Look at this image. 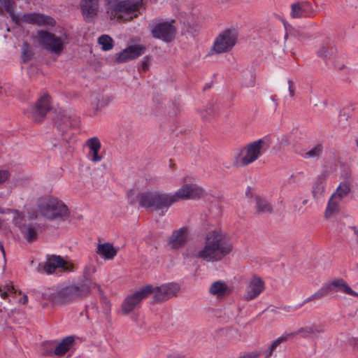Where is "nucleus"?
<instances>
[{
    "instance_id": "20",
    "label": "nucleus",
    "mask_w": 358,
    "mask_h": 358,
    "mask_svg": "<svg viewBox=\"0 0 358 358\" xmlns=\"http://www.w3.org/2000/svg\"><path fill=\"white\" fill-rule=\"evenodd\" d=\"M264 289V283L263 280L259 277L253 276L246 287V294L244 298L247 301L252 300L259 296Z\"/></svg>"
},
{
    "instance_id": "7",
    "label": "nucleus",
    "mask_w": 358,
    "mask_h": 358,
    "mask_svg": "<svg viewBox=\"0 0 358 358\" xmlns=\"http://www.w3.org/2000/svg\"><path fill=\"white\" fill-rule=\"evenodd\" d=\"M238 32L234 29H229L221 32L215 38L211 50L217 54L230 51L236 45Z\"/></svg>"
},
{
    "instance_id": "19",
    "label": "nucleus",
    "mask_w": 358,
    "mask_h": 358,
    "mask_svg": "<svg viewBox=\"0 0 358 358\" xmlns=\"http://www.w3.org/2000/svg\"><path fill=\"white\" fill-rule=\"evenodd\" d=\"M313 8L308 1H297L291 5L290 16L292 18L308 17L313 13Z\"/></svg>"
},
{
    "instance_id": "6",
    "label": "nucleus",
    "mask_w": 358,
    "mask_h": 358,
    "mask_svg": "<svg viewBox=\"0 0 358 358\" xmlns=\"http://www.w3.org/2000/svg\"><path fill=\"white\" fill-rule=\"evenodd\" d=\"M38 208L41 214L49 220H65L69 215L67 206L56 198L41 199L38 203Z\"/></svg>"
},
{
    "instance_id": "4",
    "label": "nucleus",
    "mask_w": 358,
    "mask_h": 358,
    "mask_svg": "<svg viewBox=\"0 0 358 358\" xmlns=\"http://www.w3.org/2000/svg\"><path fill=\"white\" fill-rule=\"evenodd\" d=\"M143 8V0H121L108 15L112 21L124 23L137 18Z\"/></svg>"
},
{
    "instance_id": "39",
    "label": "nucleus",
    "mask_w": 358,
    "mask_h": 358,
    "mask_svg": "<svg viewBox=\"0 0 358 358\" xmlns=\"http://www.w3.org/2000/svg\"><path fill=\"white\" fill-rule=\"evenodd\" d=\"M15 289L10 283L6 284L3 287L0 286V295L3 299H6L9 294H15Z\"/></svg>"
},
{
    "instance_id": "30",
    "label": "nucleus",
    "mask_w": 358,
    "mask_h": 358,
    "mask_svg": "<svg viewBox=\"0 0 358 358\" xmlns=\"http://www.w3.org/2000/svg\"><path fill=\"white\" fill-rule=\"evenodd\" d=\"M350 192V184L347 182H342L340 183L336 192L333 193L332 195L342 201V199L346 197Z\"/></svg>"
},
{
    "instance_id": "13",
    "label": "nucleus",
    "mask_w": 358,
    "mask_h": 358,
    "mask_svg": "<svg viewBox=\"0 0 358 358\" xmlns=\"http://www.w3.org/2000/svg\"><path fill=\"white\" fill-rule=\"evenodd\" d=\"M317 55L322 58L327 65H334L335 59L338 56L337 48L334 43L330 38L326 39L320 46L317 51Z\"/></svg>"
},
{
    "instance_id": "11",
    "label": "nucleus",
    "mask_w": 358,
    "mask_h": 358,
    "mask_svg": "<svg viewBox=\"0 0 358 358\" xmlns=\"http://www.w3.org/2000/svg\"><path fill=\"white\" fill-rule=\"evenodd\" d=\"M180 289V287L177 283H166L161 286H152L151 294L155 303H161L176 296Z\"/></svg>"
},
{
    "instance_id": "49",
    "label": "nucleus",
    "mask_w": 358,
    "mask_h": 358,
    "mask_svg": "<svg viewBox=\"0 0 358 358\" xmlns=\"http://www.w3.org/2000/svg\"><path fill=\"white\" fill-rule=\"evenodd\" d=\"M288 85H289V94H290V96H294V90L292 87V81L291 80H288Z\"/></svg>"
},
{
    "instance_id": "16",
    "label": "nucleus",
    "mask_w": 358,
    "mask_h": 358,
    "mask_svg": "<svg viewBox=\"0 0 358 358\" xmlns=\"http://www.w3.org/2000/svg\"><path fill=\"white\" fill-rule=\"evenodd\" d=\"M80 10L87 22H91L97 15L99 11V0H81Z\"/></svg>"
},
{
    "instance_id": "33",
    "label": "nucleus",
    "mask_w": 358,
    "mask_h": 358,
    "mask_svg": "<svg viewBox=\"0 0 358 358\" xmlns=\"http://www.w3.org/2000/svg\"><path fill=\"white\" fill-rule=\"evenodd\" d=\"M127 50L134 59L143 55L145 52L146 47L141 44L131 45L127 47Z\"/></svg>"
},
{
    "instance_id": "38",
    "label": "nucleus",
    "mask_w": 358,
    "mask_h": 358,
    "mask_svg": "<svg viewBox=\"0 0 358 358\" xmlns=\"http://www.w3.org/2000/svg\"><path fill=\"white\" fill-rule=\"evenodd\" d=\"M201 252L202 249L197 251L195 250L194 247H189L182 253V255L185 258L187 259L198 258L205 261V257H203V256L201 255Z\"/></svg>"
},
{
    "instance_id": "17",
    "label": "nucleus",
    "mask_w": 358,
    "mask_h": 358,
    "mask_svg": "<svg viewBox=\"0 0 358 358\" xmlns=\"http://www.w3.org/2000/svg\"><path fill=\"white\" fill-rule=\"evenodd\" d=\"M325 287H328L329 294L331 292H342L348 295L358 296V293L353 291L348 284L342 278H336L331 281L324 283Z\"/></svg>"
},
{
    "instance_id": "18",
    "label": "nucleus",
    "mask_w": 358,
    "mask_h": 358,
    "mask_svg": "<svg viewBox=\"0 0 358 358\" xmlns=\"http://www.w3.org/2000/svg\"><path fill=\"white\" fill-rule=\"evenodd\" d=\"M187 242V230L186 228H180L173 231L169 238L168 244L171 249L178 250L183 248Z\"/></svg>"
},
{
    "instance_id": "25",
    "label": "nucleus",
    "mask_w": 358,
    "mask_h": 358,
    "mask_svg": "<svg viewBox=\"0 0 358 358\" xmlns=\"http://www.w3.org/2000/svg\"><path fill=\"white\" fill-rule=\"evenodd\" d=\"M38 227V225L36 224H27L20 227V229L26 240L29 242H33L37 239Z\"/></svg>"
},
{
    "instance_id": "32",
    "label": "nucleus",
    "mask_w": 358,
    "mask_h": 358,
    "mask_svg": "<svg viewBox=\"0 0 358 358\" xmlns=\"http://www.w3.org/2000/svg\"><path fill=\"white\" fill-rule=\"evenodd\" d=\"M256 208L259 213H270L272 212V206L264 199L256 198Z\"/></svg>"
},
{
    "instance_id": "12",
    "label": "nucleus",
    "mask_w": 358,
    "mask_h": 358,
    "mask_svg": "<svg viewBox=\"0 0 358 358\" xmlns=\"http://www.w3.org/2000/svg\"><path fill=\"white\" fill-rule=\"evenodd\" d=\"M40 43L47 50L55 54H59L64 47L63 37L56 36L54 34L46 31L38 32Z\"/></svg>"
},
{
    "instance_id": "2",
    "label": "nucleus",
    "mask_w": 358,
    "mask_h": 358,
    "mask_svg": "<svg viewBox=\"0 0 358 358\" xmlns=\"http://www.w3.org/2000/svg\"><path fill=\"white\" fill-rule=\"evenodd\" d=\"M96 272L94 265L87 264L83 271L84 279L80 282L66 286L59 291L45 293L46 298L55 303H62L68 301L81 299L90 294L92 287H97L101 292L100 287L90 279V276Z\"/></svg>"
},
{
    "instance_id": "52",
    "label": "nucleus",
    "mask_w": 358,
    "mask_h": 358,
    "mask_svg": "<svg viewBox=\"0 0 358 358\" xmlns=\"http://www.w3.org/2000/svg\"><path fill=\"white\" fill-rule=\"evenodd\" d=\"M27 301H28L27 296V295H24L22 299V303L23 304H26L27 303Z\"/></svg>"
},
{
    "instance_id": "36",
    "label": "nucleus",
    "mask_w": 358,
    "mask_h": 358,
    "mask_svg": "<svg viewBox=\"0 0 358 358\" xmlns=\"http://www.w3.org/2000/svg\"><path fill=\"white\" fill-rule=\"evenodd\" d=\"M99 43L102 46V50L104 51H108L113 47V40L108 35H101L98 38Z\"/></svg>"
},
{
    "instance_id": "34",
    "label": "nucleus",
    "mask_w": 358,
    "mask_h": 358,
    "mask_svg": "<svg viewBox=\"0 0 358 358\" xmlns=\"http://www.w3.org/2000/svg\"><path fill=\"white\" fill-rule=\"evenodd\" d=\"M323 152V146L318 143L312 148L309 151L306 152L303 157L305 158L318 159L320 157Z\"/></svg>"
},
{
    "instance_id": "31",
    "label": "nucleus",
    "mask_w": 358,
    "mask_h": 358,
    "mask_svg": "<svg viewBox=\"0 0 358 358\" xmlns=\"http://www.w3.org/2000/svg\"><path fill=\"white\" fill-rule=\"evenodd\" d=\"M328 289V287H326L324 283L322 286L320 287V289H319L317 292L310 295L309 297L306 298L303 301L302 305L309 303L312 301L321 299L322 298L329 294V292L327 291Z\"/></svg>"
},
{
    "instance_id": "15",
    "label": "nucleus",
    "mask_w": 358,
    "mask_h": 358,
    "mask_svg": "<svg viewBox=\"0 0 358 358\" xmlns=\"http://www.w3.org/2000/svg\"><path fill=\"white\" fill-rule=\"evenodd\" d=\"M73 264L69 263L59 255H47V260L43 266V270L47 273H52L56 268H61L63 271H70L72 270Z\"/></svg>"
},
{
    "instance_id": "5",
    "label": "nucleus",
    "mask_w": 358,
    "mask_h": 358,
    "mask_svg": "<svg viewBox=\"0 0 358 358\" xmlns=\"http://www.w3.org/2000/svg\"><path fill=\"white\" fill-rule=\"evenodd\" d=\"M271 141L268 138H263L250 143L235 157L234 166H245L256 161L270 147Z\"/></svg>"
},
{
    "instance_id": "23",
    "label": "nucleus",
    "mask_w": 358,
    "mask_h": 358,
    "mask_svg": "<svg viewBox=\"0 0 358 358\" xmlns=\"http://www.w3.org/2000/svg\"><path fill=\"white\" fill-rule=\"evenodd\" d=\"M328 173L327 171L321 173L315 180L313 186V195L315 199H320L325 191V185Z\"/></svg>"
},
{
    "instance_id": "1",
    "label": "nucleus",
    "mask_w": 358,
    "mask_h": 358,
    "mask_svg": "<svg viewBox=\"0 0 358 358\" xmlns=\"http://www.w3.org/2000/svg\"><path fill=\"white\" fill-rule=\"evenodd\" d=\"M203 189L194 184L184 185L174 193L160 191H148L138 196V203L143 208H152L159 211L160 215H164L169 208L180 200L196 199L203 194Z\"/></svg>"
},
{
    "instance_id": "46",
    "label": "nucleus",
    "mask_w": 358,
    "mask_h": 358,
    "mask_svg": "<svg viewBox=\"0 0 358 358\" xmlns=\"http://www.w3.org/2000/svg\"><path fill=\"white\" fill-rule=\"evenodd\" d=\"M10 176V174L7 170H0V185L5 182Z\"/></svg>"
},
{
    "instance_id": "48",
    "label": "nucleus",
    "mask_w": 358,
    "mask_h": 358,
    "mask_svg": "<svg viewBox=\"0 0 358 358\" xmlns=\"http://www.w3.org/2000/svg\"><path fill=\"white\" fill-rule=\"evenodd\" d=\"M260 354L259 352H250L240 356L238 358H257Z\"/></svg>"
},
{
    "instance_id": "24",
    "label": "nucleus",
    "mask_w": 358,
    "mask_h": 358,
    "mask_svg": "<svg viewBox=\"0 0 358 358\" xmlns=\"http://www.w3.org/2000/svg\"><path fill=\"white\" fill-rule=\"evenodd\" d=\"M209 292L217 298L227 296L229 292L227 285L221 280L214 282L209 287Z\"/></svg>"
},
{
    "instance_id": "28",
    "label": "nucleus",
    "mask_w": 358,
    "mask_h": 358,
    "mask_svg": "<svg viewBox=\"0 0 358 358\" xmlns=\"http://www.w3.org/2000/svg\"><path fill=\"white\" fill-rule=\"evenodd\" d=\"M341 200L331 195L330 199H329L327 208L324 213V217L326 218H329L333 216L334 214L338 213L339 211V204Z\"/></svg>"
},
{
    "instance_id": "42",
    "label": "nucleus",
    "mask_w": 358,
    "mask_h": 358,
    "mask_svg": "<svg viewBox=\"0 0 358 358\" xmlns=\"http://www.w3.org/2000/svg\"><path fill=\"white\" fill-rule=\"evenodd\" d=\"M215 113V107L212 105L208 106L206 110L202 111L201 117L205 121L210 120L213 117H214Z\"/></svg>"
},
{
    "instance_id": "29",
    "label": "nucleus",
    "mask_w": 358,
    "mask_h": 358,
    "mask_svg": "<svg viewBox=\"0 0 358 358\" xmlns=\"http://www.w3.org/2000/svg\"><path fill=\"white\" fill-rule=\"evenodd\" d=\"M73 341L74 339L72 336L64 338L56 347L55 354L58 356L64 355L70 349Z\"/></svg>"
},
{
    "instance_id": "51",
    "label": "nucleus",
    "mask_w": 358,
    "mask_h": 358,
    "mask_svg": "<svg viewBox=\"0 0 358 358\" xmlns=\"http://www.w3.org/2000/svg\"><path fill=\"white\" fill-rule=\"evenodd\" d=\"M0 250L1 251L3 257H5V255H6L5 250H4V247H3V245L1 241H0Z\"/></svg>"
},
{
    "instance_id": "10",
    "label": "nucleus",
    "mask_w": 358,
    "mask_h": 358,
    "mask_svg": "<svg viewBox=\"0 0 358 358\" xmlns=\"http://www.w3.org/2000/svg\"><path fill=\"white\" fill-rule=\"evenodd\" d=\"M152 290V286L148 285L140 288L136 292L127 296L122 305V309L124 313L127 315L131 312L144 299L151 294Z\"/></svg>"
},
{
    "instance_id": "43",
    "label": "nucleus",
    "mask_w": 358,
    "mask_h": 358,
    "mask_svg": "<svg viewBox=\"0 0 358 358\" xmlns=\"http://www.w3.org/2000/svg\"><path fill=\"white\" fill-rule=\"evenodd\" d=\"M1 4L3 6L6 11L8 14H11L13 11H14L13 6L15 4L14 1L13 0H0Z\"/></svg>"
},
{
    "instance_id": "56",
    "label": "nucleus",
    "mask_w": 358,
    "mask_h": 358,
    "mask_svg": "<svg viewBox=\"0 0 358 358\" xmlns=\"http://www.w3.org/2000/svg\"><path fill=\"white\" fill-rule=\"evenodd\" d=\"M209 87H210L206 86V87H205V88H204V89L206 90V89L209 88Z\"/></svg>"
},
{
    "instance_id": "47",
    "label": "nucleus",
    "mask_w": 358,
    "mask_h": 358,
    "mask_svg": "<svg viewBox=\"0 0 358 358\" xmlns=\"http://www.w3.org/2000/svg\"><path fill=\"white\" fill-rule=\"evenodd\" d=\"M13 22L17 26H20L21 23L22 22V16L19 17L18 15H15L14 11L11 13V14H9Z\"/></svg>"
},
{
    "instance_id": "9",
    "label": "nucleus",
    "mask_w": 358,
    "mask_h": 358,
    "mask_svg": "<svg viewBox=\"0 0 358 358\" xmlns=\"http://www.w3.org/2000/svg\"><path fill=\"white\" fill-rule=\"evenodd\" d=\"M51 109L50 96L44 94L37 101L34 106L29 107L25 112L29 118L34 122H40L43 120L47 113Z\"/></svg>"
},
{
    "instance_id": "8",
    "label": "nucleus",
    "mask_w": 358,
    "mask_h": 358,
    "mask_svg": "<svg viewBox=\"0 0 358 358\" xmlns=\"http://www.w3.org/2000/svg\"><path fill=\"white\" fill-rule=\"evenodd\" d=\"M148 27L152 36L165 42H171L175 38L176 27L169 22H151Z\"/></svg>"
},
{
    "instance_id": "50",
    "label": "nucleus",
    "mask_w": 358,
    "mask_h": 358,
    "mask_svg": "<svg viewBox=\"0 0 358 358\" xmlns=\"http://www.w3.org/2000/svg\"><path fill=\"white\" fill-rule=\"evenodd\" d=\"M280 143L283 145H287L289 144V142L286 136H283L281 139Z\"/></svg>"
},
{
    "instance_id": "44",
    "label": "nucleus",
    "mask_w": 358,
    "mask_h": 358,
    "mask_svg": "<svg viewBox=\"0 0 358 358\" xmlns=\"http://www.w3.org/2000/svg\"><path fill=\"white\" fill-rule=\"evenodd\" d=\"M106 13L110 11L121 0H105Z\"/></svg>"
},
{
    "instance_id": "45",
    "label": "nucleus",
    "mask_w": 358,
    "mask_h": 358,
    "mask_svg": "<svg viewBox=\"0 0 358 358\" xmlns=\"http://www.w3.org/2000/svg\"><path fill=\"white\" fill-rule=\"evenodd\" d=\"M150 61V59L148 56L144 57L141 61V67L139 69L140 71H146L148 69Z\"/></svg>"
},
{
    "instance_id": "54",
    "label": "nucleus",
    "mask_w": 358,
    "mask_h": 358,
    "mask_svg": "<svg viewBox=\"0 0 358 358\" xmlns=\"http://www.w3.org/2000/svg\"><path fill=\"white\" fill-rule=\"evenodd\" d=\"M355 341H356V343H358V338H354L353 339Z\"/></svg>"
},
{
    "instance_id": "57",
    "label": "nucleus",
    "mask_w": 358,
    "mask_h": 358,
    "mask_svg": "<svg viewBox=\"0 0 358 358\" xmlns=\"http://www.w3.org/2000/svg\"><path fill=\"white\" fill-rule=\"evenodd\" d=\"M174 358H180V357H174Z\"/></svg>"
},
{
    "instance_id": "40",
    "label": "nucleus",
    "mask_w": 358,
    "mask_h": 358,
    "mask_svg": "<svg viewBox=\"0 0 358 358\" xmlns=\"http://www.w3.org/2000/svg\"><path fill=\"white\" fill-rule=\"evenodd\" d=\"M130 55V53L127 50V48L123 50L122 51L120 52L119 53L116 54L115 61L117 63H124L129 60L133 59L132 57Z\"/></svg>"
},
{
    "instance_id": "53",
    "label": "nucleus",
    "mask_w": 358,
    "mask_h": 358,
    "mask_svg": "<svg viewBox=\"0 0 358 358\" xmlns=\"http://www.w3.org/2000/svg\"><path fill=\"white\" fill-rule=\"evenodd\" d=\"M352 229H354L355 234L358 236V229H357L355 227H353Z\"/></svg>"
},
{
    "instance_id": "14",
    "label": "nucleus",
    "mask_w": 358,
    "mask_h": 358,
    "mask_svg": "<svg viewBox=\"0 0 358 358\" xmlns=\"http://www.w3.org/2000/svg\"><path fill=\"white\" fill-rule=\"evenodd\" d=\"M324 332V329L321 325L314 323L302 327L297 331L284 334V336H286L287 341L289 339L292 338L297 335H299L303 338L310 339L317 337L320 334H322Z\"/></svg>"
},
{
    "instance_id": "37",
    "label": "nucleus",
    "mask_w": 358,
    "mask_h": 358,
    "mask_svg": "<svg viewBox=\"0 0 358 358\" xmlns=\"http://www.w3.org/2000/svg\"><path fill=\"white\" fill-rule=\"evenodd\" d=\"M287 338L282 334L280 337L278 338L275 340L272 344L269 346V348L265 351L264 358H270L273 354V352L276 349V348L282 343L286 342Z\"/></svg>"
},
{
    "instance_id": "35",
    "label": "nucleus",
    "mask_w": 358,
    "mask_h": 358,
    "mask_svg": "<svg viewBox=\"0 0 358 358\" xmlns=\"http://www.w3.org/2000/svg\"><path fill=\"white\" fill-rule=\"evenodd\" d=\"M255 85V77L254 74L248 71H244L243 72V80L242 85L245 87H252Z\"/></svg>"
},
{
    "instance_id": "55",
    "label": "nucleus",
    "mask_w": 358,
    "mask_h": 358,
    "mask_svg": "<svg viewBox=\"0 0 358 358\" xmlns=\"http://www.w3.org/2000/svg\"><path fill=\"white\" fill-rule=\"evenodd\" d=\"M343 66H343V65H342L341 66H339L338 68H339L340 69H342Z\"/></svg>"
},
{
    "instance_id": "26",
    "label": "nucleus",
    "mask_w": 358,
    "mask_h": 358,
    "mask_svg": "<svg viewBox=\"0 0 358 358\" xmlns=\"http://www.w3.org/2000/svg\"><path fill=\"white\" fill-rule=\"evenodd\" d=\"M96 252L106 259H112L116 255L117 250L112 244L106 243L97 245Z\"/></svg>"
},
{
    "instance_id": "27",
    "label": "nucleus",
    "mask_w": 358,
    "mask_h": 358,
    "mask_svg": "<svg viewBox=\"0 0 358 358\" xmlns=\"http://www.w3.org/2000/svg\"><path fill=\"white\" fill-rule=\"evenodd\" d=\"M55 124L57 129L64 134L68 128L73 127L76 124H73L71 120V117L66 115H59L55 120Z\"/></svg>"
},
{
    "instance_id": "22",
    "label": "nucleus",
    "mask_w": 358,
    "mask_h": 358,
    "mask_svg": "<svg viewBox=\"0 0 358 358\" xmlns=\"http://www.w3.org/2000/svg\"><path fill=\"white\" fill-rule=\"evenodd\" d=\"M86 145L89 148L88 157L93 162H99L102 159V156L99 154L101 144L97 137H92L86 141Z\"/></svg>"
},
{
    "instance_id": "3",
    "label": "nucleus",
    "mask_w": 358,
    "mask_h": 358,
    "mask_svg": "<svg viewBox=\"0 0 358 358\" xmlns=\"http://www.w3.org/2000/svg\"><path fill=\"white\" fill-rule=\"evenodd\" d=\"M232 250V242L227 234L220 229L212 230L206 235L201 255L207 262H216L222 260Z\"/></svg>"
},
{
    "instance_id": "41",
    "label": "nucleus",
    "mask_w": 358,
    "mask_h": 358,
    "mask_svg": "<svg viewBox=\"0 0 358 358\" xmlns=\"http://www.w3.org/2000/svg\"><path fill=\"white\" fill-rule=\"evenodd\" d=\"M33 52L31 47L27 43H23L22 48V60L23 62H26L32 58Z\"/></svg>"
},
{
    "instance_id": "21",
    "label": "nucleus",
    "mask_w": 358,
    "mask_h": 358,
    "mask_svg": "<svg viewBox=\"0 0 358 358\" xmlns=\"http://www.w3.org/2000/svg\"><path fill=\"white\" fill-rule=\"evenodd\" d=\"M22 22L38 25H53L52 17L38 13H26L22 15Z\"/></svg>"
}]
</instances>
